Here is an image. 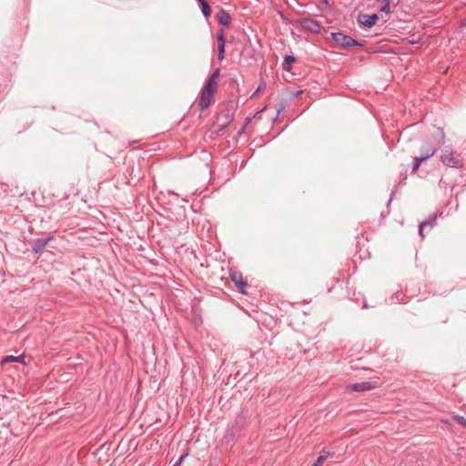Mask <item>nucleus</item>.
<instances>
[{
  "mask_svg": "<svg viewBox=\"0 0 466 466\" xmlns=\"http://www.w3.org/2000/svg\"><path fill=\"white\" fill-rule=\"evenodd\" d=\"M423 162H425V161H424V160H423V158H421L420 156H419V157H413V159H412V165H411V173H412V174L417 173V171H418V169H419L420 166Z\"/></svg>",
  "mask_w": 466,
  "mask_h": 466,
  "instance_id": "obj_18",
  "label": "nucleus"
},
{
  "mask_svg": "<svg viewBox=\"0 0 466 466\" xmlns=\"http://www.w3.org/2000/svg\"><path fill=\"white\" fill-rule=\"evenodd\" d=\"M217 89H218V87H216V86H211L209 84H206V83L204 84V86L202 87V89L200 91L199 98H198V106L201 111L205 110L211 105V103L213 101L214 95L217 92Z\"/></svg>",
  "mask_w": 466,
  "mask_h": 466,
  "instance_id": "obj_2",
  "label": "nucleus"
},
{
  "mask_svg": "<svg viewBox=\"0 0 466 466\" xmlns=\"http://www.w3.org/2000/svg\"><path fill=\"white\" fill-rule=\"evenodd\" d=\"M220 75V69L219 68H217L216 70H214V72L210 75V76L207 79L206 81V84H209L213 86H216L218 87V84L217 82V79L218 78Z\"/></svg>",
  "mask_w": 466,
  "mask_h": 466,
  "instance_id": "obj_16",
  "label": "nucleus"
},
{
  "mask_svg": "<svg viewBox=\"0 0 466 466\" xmlns=\"http://www.w3.org/2000/svg\"><path fill=\"white\" fill-rule=\"evenodd\" d=\"M299 25H301V27L303 29L308 30L311 33L318 34V33H320V31H321L320 24L318 21L313 20L309 17L301 18L299 20Z\"/></svg>",
  "mask_w": 466,
  "mask_h": 466,
  "instance_id": "obj_4",
  "label": "nucleus"
},
{
  "mask_svg": "<svg viewBox=\"0 0 466 466\" xmlns=\"http://www.w3.org/2000/svg\"><path fill=\"white\" fill-rule=\"evenodd\" d=\"M217 19L218 24L228 26L231 22V16L224 9H220L217 15Z\"/></svg>",
  "mask_w": 466,
  "mask_h": 466,
  "instance_id": "obj_12",
  "label": "nucleus"
},
{
  "mask_svg": "<svg viewBox=\"0 0 466 466\" xmlns=\"http://www.w3.org/2000/svg\"><path fill=\"white\" fill-rule=\"evenodd\" d=\"M187 457V454H183L182 456H180V458L178 459V461L173 465V466H178L180 465V463L183 461V460Z\"/></svg>",
  "mask_w": 466,
  "mask_h": 466,
  "instance_id": "obj_25",
  "label": "nucleus"
},
{
  "mask_svg": "<svg viewBox=\"0 0 466 466\" xmlns=\"http://www.w3.org/2000/svg\"><path fill=\"white\" fill-rule=\"evenodd\" d=\"M318 7H319V9H320L321 11H324V10H326V9H329V1H328V0H319V4H318Z\"/></svg>",
  "mask_w": 466,
  "mask_h": 466,
  "instance_id": "obj_21",
  "label": "nucleus"
},
{
  "mask_svg": "<svg viewBox=\"0 0 466 466\" xmlns=\"http://www.w3.org/2000/svg\"><path fill=\"white\" fill-rule=\"evenodd\" d=\"M265 88V84L264 83H261L258 87L257 88V90L254 92V94L252 95V97L258 96V94L263 89Z\"/></svg>",
  "mask_w": 466,
  "mask_h": 466,
  "instance_id": "obj_23",
  "label": "nucleus"
},
{
  "mask_svg": "<svg viewBox=\"0 0 466 466\" xmlns=\"http://www.w3.org/2000/svg\"><path fill=\"white\" fill-rule=\"evenodd\" d=\"M218 59L224 58V53H225V38L223 35V33H220L218 36Z\"/></svg>",
  "mask_w": 466,
  "mask_h": 466,
  "instance_id": "obj_14",
  "label": "nucleus"
},
{
  "mask_svg": "<svg viewBox=\"0 0 466 466\" xmlns=\"http://www.w3.org/2000/svg\"><path fill=\"white\" fill-rule=\"evenodd\" d=\"M229 276L231 281L235 284L238 290L242 294H246L248 283L243 279L242 273L238 271H230Z\"/></svg>",
  "mask_w": 466,
  "mask_h": 466,
  "instance_id": "obj_5",
  "label": "nucleus"
},
{
  "mask_svg": "<svg viewBox=\"0 0 466 466\" xmlns=\"http://www.w3.org/2000/svg\"><path fill=\"white\" fill-rule=\"evenodd\" d=\"M232 119L229 111L219 114L217 117L218 132H222L230 124Z\"/></svg>",
  "mask_w": 466,
  "mask_h": 466,
  "instance_id": "obj_8",
  "label": "nucleus"
},
{
  "mask_svg": "<svg viewBox=\"0 0 466 466\" xmlns=\"http://www.w3.org/2000/svg\"><path fill=\"white\" fill-rule=\"evenodd\" d=\"M441 161L448 167L462 168L464 167V160L461 155L451 147H446L441 150Z\"/></svg>",
  "mask_w": 466,
  "mask_h": 466,
  "instance_id": "obj_1",
  "label": "nucleus"
},
{
  "mask_svg": "<svg viewBox=\"0 0 466 466\" xmlns=\"http://www.w3.org/2000/svg\"><path fill=\"white\" fill-rule=\"evenodd\" d=\"M200 5L203 15L207 18L211 15V8L207 0H197Z\"/></svg>",
  "mask_w": 466,
  "mask_h": 466,
  "instance_id": "obj_15",
  "label": "nucleus"
},
{
  "mask_svg": "<svg viewBox=\"0 0 466 466\" xmlns=\"http://www.w3.org/2000/svg\"><path fill=\"white\" fill-rule=\"evenodd\" d=\"M363 308H368V305L366 302L363 303Z\"/></svg>",
  "mask_w": 466,
  "mask_h": 466,
  "instance_id": "obj_27",
  "label": "nucleus"
},
{
  "mask_svg": "<svg viewBox=\"0 0 466 466\" xmlns=\"http://www.w3.org/2000/svg\"><path fill=\"white\" fill-rule=\"evenodd\" d=\"M9 362H20V363L25 365V355L22 354L19 356H12V355L5 356L3 358L1 364L4 365V364L9 363Z\"/></svg>",
  "mask_w": 466,
  "mask_h": 466,
  "instance_id": "obj_13",
  "label": "nucleus"
},
{
  "mask_svg": "<svg viewBox=\"0 0 466 466\" xmlns=\"http://www.w3.org/2000/svg\"><path fill=\"white\" fill-rule=\"evenodd\" d=\"M283 108H284V106H280V107L277 109L278 114H279V113H280V111H281Z\"/></svg>",
  "mask_w": 466,
  "mask_h": 466,
  "instance_id": "obj_26",
  "label": "nucleus"
},
{
  "mask_svg": "<svg viewBox=\"0 0 466 466\" xmlns=\"http://www.w3.org/2000/svg\"><path fill=\"white\" fill-rule=\"evenodd\" d=\"M383 5L380 8V12L389 14L390 11V0L383 1Z\"/></svg>",
  "mask_w": 466,
  "mask_h": 466,
  "instance_id": "obj_22",
  "label": "nucleus"
},
{
  "mask_svg": "<svg viewBox=\"0 0 466 466\" xmlns=\"http://www.w3.org/2000/svg\"><path fill=\"white\" fill-rule=\"evenodd\" d=\"M330 455V452L322 450L319 456L317 458V460L314 461V463L311 466H322L326 459Z\"/></svg>",
  "mask_w": 466,
  "mask_h": 466,
  "instance_id": "obj_17",
  "label": "nucleus"
},
{
  "mask_svg": "<svg viewBox=\"0 0 466 466\" xmlns=\"http://www.w3.org/2000/svg\"><path fill=\"white\" fill-rule=\"evenodd\" d=\"M374 388V385L370 381H362L358 383H353L347 386V390L349 391H368Z\"/></svg>",
  "mask_w": 466,
  "mask_h": 466,
  "instance_id": "obj_10",
  "label": "nucleus"
},
{
  "mask_svg": "<svg viewBox=\"0 0 466 466\" xmlns=\"http://www.w3.org/2000/svg\"><path fill=\"white\" fill-rule=\"evenodd\" d=\"M453 420L461 426L466 428V419L461 415L453 416Z\"/></svg>",
  "mask_w": 466,
  "mask_h": 466,
  "instance_id": "obj_20",
  "label": "nucleus"
},
{
  "mask_svg": "<svg viewBox=\"0 0 466 466\" xmlns=\"http://www.w3.org/2000/svg\"><path fill=\"white\" fill-rule=\"evenodd\" d=\"M378 19L379 16L377 14H373L370 15L360 14L357 17V22L367 28H370L376 24Z\"/></svg>",
  "mask_w": 466,
  "mask_h": 466,
  "instance_id": "obj_6",
  "label": "nucleus"
},
{
  "mask_svg": "<svg viewBox=\"0 0 466 466\" xmlns=\"http://www.w3.org/2000/svg\"><path fill=\"white\" fill-rule=\"evenodd\" d=\"M332 40L340 46L348 47V46H363V44L357 41L350 35H348L341 32H333L331 33Z\"/></svg>",
  "mask_w": 466,
  "mask_h": 466,
  "instance_id": "obj_3",
  "label": "nucleus"
},
{
  "mask_svg": "<svg viewBox=\"0 0 466 466\" xmlns=\"http://www.w3.org/2000/svg\"><path fill=\"white\" fill-rule=\"evenodd\" d=\"M440 133H441V145H443L444 144V140H445V133L443 131L442 128H440Z\"/></svg>",
  "mask_w": 466,
  "mask_h": 466,
  "instance_id": "obj_24",
  "label": "nucleus"
},
{
  "mask_svg": "<svg viewBox=\"0 0 466 466\" xmlns=\"http://www.w3.org/2000/svg\"><path fill=\"white\" fill-rule=\"evenodd\" d=\"M295 57L292 56H286L285 58H284V62H283V69L286 70V71H289L290 70V66L292 63L295 62Z\"/></svg>",
  "mask_w": 466,
  "mask_h": 466,
  "instance_id": "obj_19",
  "label": "nucleus"
},
{
  "mask_svg": "<svg viewBox=\"0 0 466 466\" xmlns=\"http://www.w3.org/2000/svg\"><path fill=\"white\" fill-rule=\"evenodd\" d=\"M420 157L423 158L424 161H426L436 154L437 147L430 145L428 142H424L420 147Z\"/></svg>",
  "mask_w": 466,
  "mask_h": 466,
  "instance_id": "obj_9",
  "label": "nucleus"
},
{
  "mask_svg": "<svg viewBox=\"0 0 466 466\" xmlns=\"http://www.w3.org/2000/svg\"><path fill=\"white\" fill-rule=\"evenodd\" d=\"M53 238H54L53 236L51 234H49L46 238L33 239L31 241V243H32V251L34 253H39L40 251H42L46 247V245L51 240H53Z\"/></svg>",
  "mask_w": 466,
  "mask_h": 466,
  "instance_id": "obj_7",
  "label": "nucleus"
},
{
  "mask_svg": "<svg viewBox=\"0 0 466 466\" xmlns=\"http://www.w3.org/2000/svg\"><path fill=\"white\" fill-rule=\"evenodd\" d=\"M436 220H437V216L436 215H431L428 219L423 220L422 222H420V227H419V235L422 238H425V235L423 233L424 228L426 227H429L430 228H432L435 226V224H436Z\"/></svg>",
  "mask_w": 466,
  "mask_h": 466,
  "instance_id": "obj_11",
  "label": "nucleus"
}]
</instances>
